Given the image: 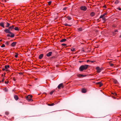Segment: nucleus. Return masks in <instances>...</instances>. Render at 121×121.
<instances>
[{
  "label": "nucleus",
  "mask_w": 121,
  "mask_h": 121,
  "mask_svg": "<svg viewBox=\"0 0 121 121\" xmlns=\"http://www.w3.org/2000/svg\"><path fill=\"white\" fill-rule=\"evenodd\" d=\"M89 65H81L79 67V69L80 71H82L86 69Z\"/></svg>",
  "instance_id": "1"
},
{
  "label": "nucleus",
  "mask_w": 121,
  "mask_h": 121,
  "mask_svg": "<svg viewBox=\"0 0 121 121\" xmlns=\"http://www.w3.org/2000/svg\"><path fill=\"white\" fill-rule=\"evenodd\" d=\"M11 31L9 29H6L4 30V31L6 33H8L10 34L11 35V36L12 37L13 36V35H13V33H12L10 31Z\"/></svg>",
  "instance_id": "2"
},
{
  "label": "nucleus",
  "mask_w": 121,
  "mask_h": 121,
  "mask_svg": "<svg viewBox=\"0 0 121 121\" xmlns=\"http://www.w3.org/2000/svg\"><path fill=\"white\" fill-rule=\"evenodd\" d=\"M32 96L30 95H28L26 97V99L29 101L31 102L33 101V100L31 99L32 97Z\"/></svg>",
  "instance_id": "3"
},
{
  "label": "nucleus",
  "mask_w": 121,
  "mask_h": 121,
  "mask_svg": "<svg viewBox=\"0 0 121 121\" xmlns=\"http://www.w3.org/2000/svg\"><path fill=\"white\" fill-rule=\"evenodd\" d=\"M96 69L97 70V72L98 73H100L102 70V69L99 67H97L96 68Z\"/></svg>",
  "instance_id": "4"
},
{
  "label": "nucleus",
  "mask_w": 121,
  "mask_h": 121,
  "mask_svg": "<svg viewBox=\"0 0 121 121\" xmlns=\"http://www.w3.org/2000/svg\"><path fill=\"white\" fill-rule=\"evenodd\" d=\"M80 9H81L82 10L85 11L86 10L87 8H86V7L85 6H81L80 7Z\"/></svg>",
  "instance_id": "5"
},
{
  "label": "nucleus",
  "mask_w": 121,
  "mask_h": 121,
  "mask_svg": "<svg viewBox=\"0 0 121 121\" xmlns=\"http://www.w3.org/2000/svg\"><path fill=\"white\" fill-rule=\"evenodd\" d=\"M96 84L99 86V87L103 85L101 82H99L96 83Z\"/></svg>",
  "instance_id": "6"
},
{
  "label": "nucleus",
  "mask_w": 121,
  "mask_h": 121,
  "mask_svg": "<svg viewBox=\"0 0 121 121\" xmlns=\"http://www.w3.org/2000/svg\"><path fill=\"white\" fill-rule=\"evenodd\" d=\"M52 53V52H49L48 53H47L46 54V56L48 57L50 56L51 55Z\"/></svg>",
  "instance_id": "7"
},
{
  "label": "nucleus",
  "mask_w": 121,
  "mask_h": 121,
  "mask_svg": "<svg viewBox=\"0 0 121 121\" xmlns=\"http://www.w3.org/2000/svg\"><path fill=\"white\" fill-rule=\"evenodd\" d=\"M14 27V26L13 25H12V26L9 27L8 28L10 30H12V29H13Z\"/></svg>",
  "instance_id": "8"
},
{
  "label": "nucleus",
  "mask_w": 121,
  "mask_h": 121,
  "mask_svg": "<svg viewBox=\"0 0 121 121\" xmlns=\"http://www.w3.org/2000/svg\"><path fill=\"white\" fill-rule=\"evenodd\" d=\"M16 42H13L11 44V45L13 47H15L16 45Z\"/></svg>",
  "instance_id": "9"
},
{
  "label": "nucleus",
  "mask_w": 121,
  "mask_h": 121,
  "mask_svg": "<svg viewBox=\"0 0 121 121\" xmlns=\"http://www.w3.org/2000/svg\"><path fill=\"white\" fill-rule=\"evenodd\" d=\"M9 65H5V69H6V71H8V69H8V68H9Z\"/></svg>",
  "instance_id": "10"
},
{
  "label": "nucleus",
  "mask_w": 121,
  "mask_h": 121,
  "mask_svg": "<svg viewBox=\"0 0 121 121\" xmlns=\"http://www.w3.org/2000/svg\"><path fill=\"white\" fill-rule=\"evenodd\" d=\"M86 75H83V74H79L78 75V77H86Z\"/></svg>",
  "instance_id": "11"
},
{
  "label": "nucleus",
  "mask_w": 121,
  "mask_h": 121,
  "mask_svg": "<svg viewBox=\"0 0 121 121\" xmlns=\"http://www.w3.org/2000/svg\"><path fill=\"white\" fill-rule=\"evenodd\" d=\"M63 84L62 83L60 84L57 87L58 88H60L61 87H63Z\"/></svg>",
  "instance_id": "12"
},
{
  "label": "nucleus",
  "mask_w": 121,
  "mask_h": 121,
  "mask_svg": "<svg viewBox=\"0 0 121 121\" xmlns=\"http://www.w3.org/2000/svg\"><path fill=\"white\" fill-rule=\"evenodd\" d=\"M13 35H12L13 36H12V37H11V35L10 34H8L7 35V36L8 37H10L11 38H13V37H14V36L15 35H14V34L13 33Z\"/></svg>",
  "instance_id": "13"
},
{
  "label": "nucleus",
  "mask_w": 121,
  "mask_h": 121,
  "mask_svg": "<svg viewBox=\"0 0 121 121\" xmlns=\"http://www.w3.org/2000/svg\"><path fill=\"white\" fill-rule=\"evenodd\" d=\"M86 90L84 88H83L82 90V92L83 93H85L86 92Z\"/></svg>",
  "instance_id": "14"
},
{
  "label": "nucleus",
  "mask_w": 121,
  "mask_h": 121,
  "mask_svg": "<svg viewBox=\"0 0 121 121\" xmlns=\"http://www.w3.org/2000/svg\"><path fill=\"white\" fill-rule=\"evenodd\" d=\"M0 26L2 27L3 28H4V23L3 22H1L0 23Z\"/></svg>",
  "instance_id": "15"
},
{
  "label": "nucleus",
  "mask_w": 121,
  "mask_h": 121,
  "mask_svg": "<svg viewBox=\"0 0 121 121\" xmlns=\"http://www.w3.org/2000/svg\"><path fill=\"white\" fill-rule=\"evenodd\" d=\"M43 56V54H41L39 56V58L40 59H41Z\"/></svg>",
  "instance_id": "16"
},
{
  "label": "nucleus",
  "mask_w": 121,
  "mask_h": 121,
  "mask_svg": "<svg viewBox=\"0 0 121 121\" xmlns=\"http://www.w3.org/2000/svg\"><path fill=\"white\" fill-rule=\"evenodd\" d=\"M106 13H104V14L101 15L100 16L99 18H100L103 17H104V16L105 15H106Z\"/></svg>",
  "instance_id": "17"
},
{
  "label": "nucleus",
  "mask_w": 121,
  "mask_h": 121,
  "mask_svg": "<svg viewBox=\"0 0 121 121\" xmlns=\"http://www.w3.org/2000/svg\"><path fill=\"white\" fill-rule=\"evenodd\" d=\"M14 98L16 100H17L18 99V98L17 96L16 95L14 96Z\"/></svg>",
  "instance_id": "18"
},
{
  "label": "nucleus",
  "mask_w": 121,
  "mask_h": 121,
  "mask_svg": "<svg viewBox=\"0 0 121 121\" xmlns=\"http://www.w3.org/2000/svg\"><path fill=\"white\" fill-rule=\"evenodd\" d=\"M66 39H63L61 40H60V42H63L66 41Z\"/></svg>",
  "instance_id": "19"
},
{
  "label": "nucleus",
  "mask_w": 121,
  "mask_h": 121,
  "mask_svg": "<svg viewBox=\"0 0 121 121\" xmlns=\"http://www.w3.org/2000/svg\"><path fill=\"white\" fill-rule=\"evenodd\" d=\"M10 24L8 22L6 23V27H9V26H10Z\"/></svg>",
  "instance_id": "20"
},
{
  "label": "nucleus",
  "mask_w": 121,
  "mask_h": 121,
  "mask_svg": "<svg viewBox=\"0 0 121 121\" xmlns=\"http://www.w3.org/2000/svg\"><path fill=\"white\" fill-rule=\"evenodd\" d=\"M95 13L93 12H91L90 14V15L91 16H93L95 15Z\"/></svg>",
  "instance_id": "21"
},
{
  "label": "nucleus",
  "mask_w": 121,
  "mask_h": 121,
  "mask_svg": "<svg viewBox=\"0 0 121 121\" xmlns=\"http://www.w3.org/2000/svg\"><path fill=\"white\" fill-rule=\"evenodd\" d=\"M14 30H16L18 31L19 30V28L17 27H15L14 28Z\"/></svg>",
  "instance_id": "22"
},
{
  "label": "nucleus",
  "mask_w": 121,
  "mask_h": 121,
  "mask_svg": "<svg viewBox=\"0 0 121 121\" xmlns=\"http://www.w3.org/2000/svg\"><path fill=\"white\" fill-rule=\"evenodd\" d=\"M113 82L115 84H117V81L116 79H114L113 80Z\"/></svg>",
  "instance_id": "23"
},
{
  "label": "nucleus",
  "mask_w": 121,
  "mask_h": 121,
  "mask_svg": "<svg viewBox=\"0 0 121 121\" xmlns=\"http://www.w3.org/2000/svg\"><path fill=\"white\" fill-rule=\"evenodd\" d=\"M54 105V103L50 104H48V105L49 106H52L53 105Z\"/></svg>",
  "instance_id": "24"
},
{
  "label": "nucleus",
  "mask_w": 121,
  "mask_h": 121,
  "mask_svg": "<svg viewBox=\"0 0 121 121\" xmlns=\"http://www.w3.org/2000/svg\"><path fill=\"white\" fill-rule=\"evenodd\" d=\"M67 17L69 20H71V18L69 16H68L67 17Z\"/></svg>",
  "instance_id": "25"
},
{
  "label": "nucleus",
  "mask_w": 121,
  "mask_h": 121,
  "mask_svg": "<svg viewBox=\"0 0 121 121\" xmlns=\"http://www.w3.org/2000/svg\"><path fill=\"white\" fill-rule=\"evenodd\" d=\"M112 33H113V35H116V34H117V33H116V32L115 31H113L112 32Z\"/></svg>",
  "instance_id": "26"
},
{
  "label": "nucleus",
  "mask_w": 121,
  "mask_h": 121,
  "mask_svg": "<svg viewBox=\"0 0 121 121\" xmlns=\"http://www.w3.org/2000/svg\"><path fill=\"white\" fill-rule=\"evenodd\" d=\"M83 30V29H82V28H80L78 29V30L79 31H81Z\"/></svg>",
  "instance_id": "27"
},
{
  "label": "nucleus",
  "mask_w": 121,
  "mask_h": 121,
  "mask_svg": "<svg viewBox=\"0 0 121 121\" xmlns=\"http://www.w3.org/2000/svg\"><path fill=\"white\" fill-rule=\"evenodd\" d=\"M119 1L118 0H116L115 2V3L116 4H117L119 2Z\"/></svg>",
  "instance_id": "28"
},
{
  "label": "nucleus",
  "mask_w": 121,
  "mask_h": 121,
  "mask_svg": "<svg viewBox=\"0 0 121 121\" xmlns=\"http://www.w3.org/2000/svg\"><path fill=\"white\" fill-rule=\"evenodd\" d=\"M54 90L52 91H51L50 92V94L51 95H52V94L53 92H54Z\"/></svg>",
  "instance_id": "29"
},
{
  "label": "nucleus",
  "mask_w": 121,
  "mask_h": 121,
  "mask_svg": "<svg viewBox=\"0 0 121 121\" xmlns=\"http://www.w3.org/2000/svg\"><path fill=\"white\" fill-rule=\"evenodd\" d=\"M64 25L65 26H71V25H68V24H64Z\"/></svg>",
  "instance_id": "30"
},
{
  "label": "nucleus",
  "mask_w": 121,
  "mask_h": 121,
  "mask_svg": "<svg viewBox=\"0 0 121 121\" xmlns=\"http://www.w3.org/2000/svg\"><path fill=\"white\" fill-rule=\"evenodd\" d=\"M9 41L6 42L5 43V44L7 45H8L9 44Z\"/></svg>",
  "instance_id": "31"
},
{
  "label": "nucleus",
  "mask_w": 121,
  "mask_h": 121,
  "mask_svg": "<svg viewBox=\"0 0 121 121\" xmlns=\"http://www.w3.org/2000/svg\"><path fill=\"white\" fill-rule=\"evenodd\" d=\"M16 53V54L15 55V57H17L18 55V54L17 53Z\"/></svg>",
  "instance_id": "32"
},
{
  "label": "nucleus",
  "mask_w": 121,
  "mask_h": 121,
  "mask_svg": "<svg viewBox=\"0 0 121 121\" xmlns=\"http://www.w3.org/2000/svg\"><path fill=\"white\" fill-rule=\"evenodd\" d=\"M71 51H75V49L74 48H72L71 49Z\"/></svg>",
  "instance_id": "33"
},
{
  "label": "nucleus",
  "mask_w": 121,
  "mask_h": 121,
  "mask_svg": "<svg viewBox=\"0 0 121 121\" xmlns=\"http://www.w3.org/2000/svg\"><path fill=\"white\" fill-rule=\"evenodd\" d=\"M61 45L63 46H66V44H62Z\"/></svg>",
  "instance_id": "34"
},
{
  "label": "nucleus",
  "mask_w": 121,
  "mask_h": 121,
  "mask_svg": "<svg viewBox=\"0 0 121 121\" xmlns=\"http://www.w3.org/2000/svg\"><path fill=\"white\" fill-rule=\"evenodd\" d=\"M1 47H5V45L4 44H3L1 46Z\"/></svg>",
  "instance_id": "35"
},
{
  "label": "nucleus",
  "mask_w": 121,
  "mask_h": 121,
  "mask_svg": "<svg viewBox=\"0 0 121 121\" xmlns=\"http://www.w3.org/2000/svg\"><path fill=\"white\" fill-rule=\"evenodd\" d=\"M51 3H52L51 1H49L48 2V4L49 5H50L51 4Z\"/></svg>",
  "instance_id": "36"
},
{
  "label": "nucleus",
  "mask_w": 121,
  "mask_h": 121,
  "mask_svg": "<svg viewBox=\"0 0 121 121\" xmlns=\"http://www.w3.org/2000/svg\"><path fill=\"white\" fill-rule=\"evenodd\" d=\"M5 114L7 115H8L9 114V113L8 112H5Z\"/></svg>",
  "instance_id": "37"
},
{
  "label": "nucleus",
  "mask_w": 121,
  "mask_h": 121,
  "mask_svg": "<svg viewBox=\"0 0 121 121\" xmlns=\"http://www.w3.org/2000/svg\"><path fill=\"white\" fill-rule=\"evenodd\" d=\"M110 65L111 66H113V65L112 63H110Z\"/></svg>",
  "instance_id": "38"
},
{
  "label": "nucleus",
  "mask_w": 121,
  "mask_h": 121,
  "mask_svg": "<svg viewBox=\"0 0 121 121\" xmlns=\"http://www.w3.org/2000/svg\"><path fill=\"white\" fill-rule=\"evenodd\" d=\"M102 19H103V20H104L105 19V17H102Z\"/></svg>",
  "instance_id": "39"
},
{
  "label": "nucleus",
  "mask_w": 121,
  "mask_h": 121,
  "mask_svg": "<svg viewBox=\"0 0 121 121\" xmlns=\"http://www.w3.org/2000/svg\"><path fill=\"white\" fill-rule=\"evenodd\" d=\"M117 9H118V10H121V9L120 8H117Z\"/></svg>",
  "instance_id": "40"
},
{
  "label": "nucleus",
  "mask_w": 121,
  "mask_h": 121,
  "mask_svg": "<svg viewBox=\"0 0 121 121\" xmlns=\"http://www.w3.org/2000/svg\"><path fill=\"white\" fill-rule=\"evenodd\" d=\"M5 91L6 92H7L8 91V90L7 89H5Z\"/></svg>",
  "instance_id": "41"
},
{
  "label": "nucleus",
  "mask_w": 121,
  "mask_h": 121,
  "mask_svg": "<svg viewBox=\"0 0 121 121\" xmlns=\"http://www.w3.org/2000/svg\"><path fill=\"white\" fill-rule=\"evenodd\" d=\"M9 82V81H8L7 82H6V81L5 82V83H6V84H7L8 82Z\"/></svg>",
  "instance_id": "42"
},
{
  "label": "nucleus",
  "mask_w": 121,
  "mask_h": 121,
  "mask_svg": "<svg viewBox=\"0 0 121 121\" xmlns=\"http://www.w3.org/2000/svg\"><path fill=\"white\" fill-rule=\"evenodd\" d=\"M67 8L66 7H65L63 9V10H65Z\"/></svg>",
  "instance_id": "43"
},
{
  "label": "nucleus",
  "mask_w": 121,
  "mask_h": 121,
  "mask_svg": "<svg viewBox=\"0 0 121 121\" xmlns=\"http://www.w3.org/2000/svg\"><path fill=\"white\" fill-rule=\"evenodd\" d=\"M113 94H114V95H117V94H116V93H114Z\"/></svg>",
  "instance_id": "44"
},
{
  "label": "nucleus",
  "mask_w": 121,
  "mask_h": 121,
  "mask_svg": "<svg viewBox=\"0 0 121 121\" xmlns=\"http://www.w3.org/2000/svg\"><path fill=\"white\" fill-rule=\"evenodd\" d=\"M114 31H115L116 32H118V30H115Z\"/></svg>",
  "instance_id": "45"
},
{
  "label": "nucleus",
  "mask_w": 121,
  "mask_h": 121,
  "mask_svg": "<svg viewBox=\"0 0 121 121\" xmlns=\"http://www.w3.org/2000/svg\"><path fill=\"white\" fill-rule=\"evenodd\" d=\"M59 65H56V66L57 67H58L59 66Z\"/></svg>",
  "instance_id": "46"
},
{
  "label": "nucleus",
  "mask_w": 121,
  "mask_h": 121,
  "mask_svg": "<svg viewBox=\"0 0 121 121\" xmlns=\"http://www.w3.org/2000/svg\"><path fill=\"white\" fill-rule=\"evenodd\" d=\"M13 80L15 81V80H16V79H15V78H13Z\"/></svg>",
  "instance_id": "47"
},
{
  "label": "nucleus",
  "mask_w": 121,
  "mask_h": 121,
  "mask_svg": "<svg viewBox=\"0 0 121 121\" xmlns=\"http://www.w3.org/2000/svg\"><path fill=\"white\" fill-rule=\"evenodd\" d=\"M5 69H4V68H3L2 69V70H3V71H4L5 70Z\"/></svg>",
  "instance_id": "48"
},
{
  "label": "nucleus",
  "mask_w": 121,
  "mask_h": 121,
  "mask_svg": "<svg viewBox=\"0 0 121 121\" xmlns=\"http://www.w3.org/2000/svg\"><path fill=\"white\" fill-rule=\"evenodd\" d=\"M4 78H3V79H2V81H2V82H4Z\"/></svg>",
  "instance_id": "49"
},
{
  "label": "nucleus",
  "mask_w": 121,
  "mask_h": 121,
  "mask_svg": "<svg viewBox=\"0 0 121 121\" xmlns=\"http://www.w3.org/2000/svg\"><path fill=\"white\" fill-rule=\"evenodd\" d=\"M90 61L89 60H87V62H88L89 61Z\"/></svg>",
  "instance_id": "50"
},
{
  "label": "nucleus",
  "mask_w": 121,
  "mask_h": 121,
  "mask_svg": "<svg viewBox=\"0 0 121 121\" xmlns=\"http://www.w3.org/2000/svg\"><path fill=\"white\" fill-rule=\"evenodd\" d=\"M91 61V62L92 63H93L94 62H95L94 61Z\"/></svg>",
  "instance_id": "51"
},
{
  "label": "nucleus",
  "mask_w": 121,
  "mask_h": 121,
  "mask_svg": "<svg viewBox=\"0 0 121 121\" xmlns=\"http://www.w3.org/2000/svg\"><path fill=\"white\" fill-rule=\"evenodd\" d=\"M82 61H79V62L80 63H81V62H82Z\"/></svg>",
  "instance_id": "52"
},
{
  "label": "nucleus",
  "mask_w": 121,
  "mask_h": 121,
  "mask_svg": "<svg viewBox=\"0 0 121 121\" xmlns=\"http://www.w3.org/2000/svg\"><path fill=\"white\" fill-rule=\"evenodd\" d=\"M23 73H19L20 74H23Z\"/></svg>",
  "instance_id": "53"
},
{
  "label": "nucleus",
  "mask_w": 121,
  "mask_h": 121,
  "mask_svg": "<svg viewBox=\"0 0 121 121\" xmlns=\"http://www.w3.org/2000/svg\"><path fill=\"white\" fill-rule=\"evenodd\" d=\"M104 8H106V6L105 5H104Z\"/></svg>",
  "instance_id": "54"
},
{
  "label": "nucleus",
  "mask_w": 121,
  "mask_h": 121,
  "mask_svg": "<svg viewBox=\"0 0 121 121\" xmlns=\"http://www.w3.org/2000/svg\"><path fill=\"white\" fill-rule=\"evenodd\" d=\"M112 62V61H110L109 62V63H111V62Z\"/></svg>",
  "instance_id": "55"
},
{
  "label": "nucleus",
  "mask_w": 121,
  "mask_h": 121,
  "mask_svg": "<svg viewBox=\"0 0 121 121\" xmlns=\"http://www.w3.org/2000/svg\"><path fill=\"white\" fill-rule=\"evenodd\" d=\"M119 37H120V38H121V35H120V36Z\"/></svg>",
  "instance_id": "56"
},
{
  "label": "nucleus",
  "mask_w": 121,
  "mask_h": 121,
  "mask_svg": "<svg viewBox=\"0 0 121 121\" xmlns=\"http://www.w3.org/2000/svg\"><path fill=\"white\" fill-rule=\"evenodd\" d=\"M3 74H2V76H3Z\"/></svg>",
  "instance_id": "57"
},
{
  "label": "nucleus",
  "mask_w": 121,
  "mask_h": 121,
  "mask_svg": "<svg viewBox=\"0 0 121 121\" xmlns=\"http://www.w3.org/2000/svg\"><path fill=\"white\" fill-rule=\"evenodd\" d=\"M37 78H36V80H37Z\"/></svg>",
  "instance_id": "58"
},
{
  "label": "nucleus",
  "mask_w": 121,
  "mask_h": 121,
  "mask_svg": "<svg viewBox=\"0 0 121 121\" xmlns=\"http://www.w3.org/2000/svg\"><path fill=\"white\" fill-rule=\"evenodd\" d=\"M6 2V1H5V2Z\"/></svg>",
  "instance_id": "59"
},
{
  "label": "nucleus",
  "mask_w": 121,
  "mask_h": 121,
  "mask_svg": "<svg viewBox=\"0 0 121 121\" xmlns=\"http://www.w3.org/2000/svg\"><path fill=\"white\" fill-rule=\"evenodd\" d=\"M0 82H1V81H0Z\"/></svg>",
  "instance_id": "60"
}]
</instances>
